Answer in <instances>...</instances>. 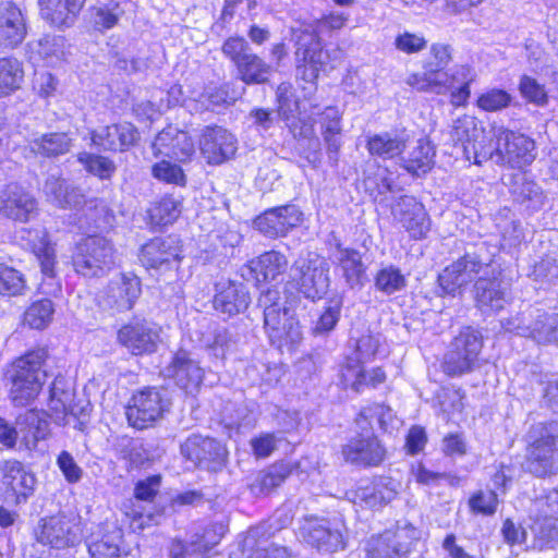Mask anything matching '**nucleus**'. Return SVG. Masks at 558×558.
I'll use <instances>...</instances> for the list:
<instances>
[{
    "mask_svg": "<svg viewBox=\"0 0 558 558\" xmlns=\"http://www.w3.org/2000/svg\"><path fill=\"white\" fill-rule=\"evenodd\" d=\"M480 274L482 276L474 286L477 307L484 313L502 310L511 300L509 284L499 278V272L475 254L468 253L447 266L439 274L438 282L445 293L453 294Z\"/></svg>",
    "mask_w": 558,
    "mask_h": 558,
    "instance_id": "1",
    "label": "nucleus"
},
{
    "mask_svg": "<svg viewBox=\"0 0 558 558\" xmlns=\"http://www.w3.org/2000/svg\"><path fill=\"white\" fill-rule=\"evenodd\" d=\"M258 305L264 310L265 328L274 344L295 345L302 341L303 332L294 311L281 302L277 289L262 292Z\"/></svg>",
    "mask_w": 558,
    "mask_h": 558,
    "instance_id": "2",
    "label": "nucleus"
},
{
    "mask_svg": "<svg viewBox=\"0 0 558 558\" xmlns=\"http://www.w3.org/2000/svg\"><path fill=\"white\" fill-rule=\"evenodd\" d=\"M525 470L537 477L558 472V422L534 424L526 436Z\"/></svg>",
    "mask_w": 558,
    "mask_h": 558,
    "instance_id": "3",
    "label": "nucleus"
},
{
    "mask_svg": "<svg viewBox=\"0 0 558 558\" xmlns=\"http://www.w3.org/2000/svg\"><path fill=\"white\" fill-rule=\"evenodd\" d=\"M500 323L506 331L530 339L537 345L558 344V313L555 311L529 306Z\"/></svg>",
    "mask_w": 558,
    "mask_h": 558,
    "instance_id": "4",
    "label": "nucleus"
},
{
    "mask_svg": "<svg viewBox=\"0 0 558 558\" xmlns=\"http://www.w3.org/2000/svg\"><path fill=\"white\" fill-rule=\"evenodd\" d=\"M47 353L44 349L31 351L17 359L10 371L9 396L15 407H25L36 399L44 379L43 364Z\"/></svg>",
    "mask_w": 558,
    "mask_h": 558,
    "instance_id": "5",
    "label": "nucleus"
},
{
    "mask_svg": "<svg viewBox=\"0 0 558 558\" xmlns=\"http://www.w3.org/2000/svg\"><path fill=\"white\" fill-rule=\"evenodd\" d=\"M72 260L77 274L88 278L102 277L114 264V248L104 236H87L77 244Z\"/></svg>",
    "mask_w": 558,
    "mask_h": 558,
    "instance_id": "6",
    "label": "nucleus"
},
{
    "mask_svg": "<svg viewBox=\"0 0 558 558\" xmlns=\"http://www.w3.org/2000/svg\"><path fill=\"white\" fill-rule=\"evenodd\" d=\"M222 53L236 68L239 77L247 85L265 84L272 72L270 64L252 52L250 44L240 36L229 37L222 45Z\"/></svg>",
    "mask_w": 558,
    "mask_h": 558,
    "instance_id": "7",
    "label": "nucleus"
},
{
    "mask_svg": "<svg viewBox=\"0 0 558 558\" xmlns=\"http://www.w3.org/2000/svg\"><path fill=\"white\" fill-rule=\"evenodd\" d=\"M170 399L163 388L146 387L131 398L126 407V418L131 426L144 429L169 410Z\"/></svg>",
    "mask_w": 558,
    "mask_h": 558,
    "instance_id": "8",
    "label": "nucleus"
},
{
    "mask_svg": "<svg viewBox=\"0 0 558 558\" xmlns=\"http://www.w3.org/2000/svg\"><path fill=\"white\" fill-rule=\"evenodd\" d=\"M482 349L478 331L466 327L452 340L444 356L442 369L448 376H460L470 372Z\"/></svg>",
    "mask_w": 558,
    "mask_h": 558,
    "instance_id": "9",
    "label": "nucleus"
},
{
    "mask_svg": "<svg viewBox=\"0 0 558 558\" xmlns=\"http://www.w3.org/2000/svg\"><path fill=\"white\" fill-rule=\"evenodd\" d=\"M37 542L53 548L75 546L81 542L82 529L76 515H54L41 519L35 530Z\"/></svg>",
    "mask_w": 558,
    "mask_h": 558,
    "instance_id": "10",
    "label": "nucleus"
},
{
    "mask_svg": "<svg viewBox=\"0 0 558 558\" xmlns=\"http://www.w3.org/2000/svg\"><path fill=\"white\" fill-rule=\"evenodd\" d=\"M142 294V284L133 274H120L113 277L101 295L99 305L111 314L131 311Z\"/></svg>",
    "mask_w": 558,
    "mask_h": 558,
    "instance_id": "11",
    "label": "nucleus"
},
{
    "mask_svg": "<svg viewBox=\"0 0 558 558\" xmlns=\"http://www.w3.org/2000/svg\"><path fill=\"white\" fill-rule=\"evenodd\" d=\"M451 138L461 144L468 160L473 158L475 163H480L481 158L493 157L494 150L485 144V131L472 116L464 114L453 121Z\"/></svg>",
    "mask_w": 558,
    "mask_h": 558,
    "instance_id": "12",
    "label": "nucleus"
},
{
    "mask_svg": "<svg viewBox=\"0 0 558 558\" xmlns=\"http://www.w3.org/2000/svg\"><path fill=\"white\" fill-rule=\"evenodd\" d=\"M181 454L193 465L217 472L225 463L226 448L216 439L192 435L180 447Z\"/></svg>",
    "mask_w": 558,
    "mask_h": 558,
    "instance_id": "13",
    "label": "nucleus"
},
{
    "mask_svg": "<svg viewBox=\"0 0 558 558\" xmlns=\"http://www.w3.org/2000/svg\"><path fill=\"white\" fill-rule=\"evenodd\" d=\"M498 158L511 168H523L535 159V143L530 137L500 128L496 131Z\"/></svg>",
    "mask_w": 558,
    "mask_h": 558,
    "instance_id": "14",
    "label": "nucleus"
},
{
    "mask_svg": "<svg viewBox=\"0 0 558 558\" xmlns=\"http://www.w3.org/2000/svg\"><path fill=\"white\" fill-rule=\"evenodd\" d=\"M341 452L347 462L360 466H377L386 456V450L374 435L373 428L366 426L342 446Z\"/></svg>",
    "mask_w": 558,
    "mask_h": 558,
    "instance_id": "15",
    "label": "nucleus"
},
{
    "mask_svg": "<svg viewBox=\"0 0 558 558\" xmlns=\"http://www.w3.org/2000/svg\"><path fill=\"white\" fill-rule=\"evenodd\" d=\"M0 214L13 221L26 223L37 217L38 203L25 187L10 183L0 191Z\"/></svg>",
    "mask_w": 558,
    "mask_h": 558,
    "instance_id": "16",
    "label": "nucleus"
},
{
    "mask_svg": "<svg viewBox=\"0 0 558 558\" xmlns=\"http://www.w3.org/2000/svg\"><path fill=\"white\" fill-rule=\"evenodd\" d=\"M162 374L187 393H194L201 387L205 373L191 352L180 349L172 354Z\"/></svg>",
    "mask_w": 558,
    "mask_h": 558,
    "instance_id": "17",
    "label": "nucleus"
},
{
    "mask_svg": "<svg viewBox=\"0 0 558 558\" xmlns=\"http://www.w3.org/2000/svg\"><path fill=\"white\" fill-rule=\"evenodd\" d=\"M300 270V290L307 299H320L329 288V264L319 255H308L296 262Z\"/></svg>",
    "mask_w": 558,
    "mask_h": 558,
    "instance_id": "18",
    "label": "nucleus"
},
{
    "mask_svg": "<svg viewBox=\"0 0 558 558\" xmlns=\"http://www.w3.org/2000/svg\"><path fill=\"white\" fill-rule=\"evenodd\" d=\"M302 213L295 205H283L265 210L254 220V227L265 236H284L302 221Z\"/></svg>",
    "mask_w": 558,
    "mask_h": 558,
    "instance_id": "19",
    "label": "nucleus"
},
{
    "mask_svg": "<svg viewBox=\"0 0 558 558\" xmlns=\"http://www.w3.org/2000/svg\"><path fill=\"white\" fill-rule=\"evenodd\" d=\"M292 33L295 39L298 63L304 66L310 65L313 71L327 65L329 54L323 49L319 36L315 34V28L311 24L293 26Z\"/></svg>",
    "mask_w": 558,
    "mask_h": 558,
    "instance_id": "20",
    "label": "nucleus"
},
{
    "mask_svg": "<svg viewBox=\"0 0 558 558\" xmlns=\"http://www.w3.org/2000/svg\"><path fill=\"white\" fill-rule=\"evenodd\" d=\"M118 342L132 354H149L157 350L159 333L151 323L135 320L118 330Z\"/></svg>",
    "mask_w": 558,
    "mask_h": 558,
    "instance_id": "21",
    "label": "nucleus"
},
{
    "mask_svg": "<svg viewBox=\"0 0 558 558\" xmlns=\"http://www.w3.org/2000/svg\"><path fill=\"white\" fill-rule=\"evenodd\" d=\"M391 214L413 239L420 240L427 235L430 221L423 204L413 196L404 195L391 207Z\"/></svg>",
    "mask_w": 558,
    "mask_h": 558,
    "instance_id": "22",
    "label": "nucleus"
},
{
    "mask_svg": "<svg viewBox=\"0 0 558 558\" xmlns=\"http://www.w3.org/2000/svg\"><path fill=\"white\" fill-rule=\"evenodd\" d=\"M151 148L155 157L163 156L180 162L190 160L195 153L190 135L173 126H168L158 133Z\"/></svg>",
    "mask_w": 558,
    "mask_h": 558,
    "instance_id": "23",
    "label": "nucleus"
},
{
    "mask_svg": "<svg viewBox=\"0 0 558 558\" xmlns=\"http://www.w3.org/2000/svg\"><path fill=\"white\" fill-rule=\"evenodd\" d=\"M364 363L360 356L352 354L345 356L339 366V378L343 388H351L355 392H361L365 388H376L386 380V374L380 367L373 368L369 380H366Z\"/></svg>",
    "mask_w": 558,
    "mask_h": 558,
    "instance_id": "24",
    "label": "nucleus"
},
{
    "mask_svg": "<svg viewBox=\"0 0 558 558\" xmlns=\"http://www.w3.org/2000/svg\"><path fill=\"white\" fill-rule=\"evenodd\" d=\"M27 34L22 10L11 0H0V47L14 49Z\"/></svg>",
    "mask_w": 558,
    "mask_h": 558,
    "instance_id": "25",
    "label": "nucleus"
},
{
    "mask_svg": "<svg viewBox=\"0 0 558 558\" xmlns=\"http://www.w3.org/2000/svg\"><path fill=\"white\" fill-rule=\"evenodd\" d=\"M208 163L219 165L234 156L236 140L221 126H206L199 142Z\"/></svg>",
    "mask_w": 558,
    "mask_h": 558,
    "instance_id": "26",
    "label": "nucleus"
},
{
    "mask_svg": "<svg viewBox=\"0 0 558 558\" xmlns=\"http://www.w3.org/2000/svg\"><path fill=\"white\" fill-rule=\"evenodd\" d=\"M300 535L318 550L336 551L343 548L342 534L332 530L326 519L306 518L300 527Z\"/></svg>",
    "mask_w": 558,
    "mask_h": 558,
    "instance_id": "27",
    "label": "nucleus"
},
{
    "mask_svg": "<svg viewBox=\"0 0 558 558\" xmlns=\"http://www.w3.org/2000/svg\"><path fill=\"white\" fill-rule=\"evenodd\" d=\"M138 138L136 128L129 122L102 126L92 132L93 144L109 151H123Z\"/></svg>",
    "mask_w": 558,
    "mask_h": 558,
    "instance_id": "28",
    "label": "nucleus"
},
{
    "mask_svg": "<svg viewBox=\"0 0 558 558\" xmlns=\"http://www.w3.org/2000/svg\"><path fill=\"white\" fill-rule=\"evenodd\" d=\"M0 481L15 496L16 502L25 501L36 483L34 475L16 460H7L0 465Z\"/></svg>",
    "mask_w": 558,
    "mask_h": 558,
    "instance_id": "29",
    "label": "nucleus"
},
{
    "mask_svg": "<svg viewBox=\"0 0 558 558\" xmlns=\"http://www.w3.org/2000/svg\"><path fill=\"white\" fill-rule=\"evenodd\" d=\"M288 267L287 257L277 251H269L257 258L250 260L243 268L242 276L247 280L254 279L256 282L272 281L282 275Z\"/></svg>",
    "mask_w": 558,
    "mask_h": 558,
    "instance_id": "30",
    "label": "nucleus"
},
{
    "mask_svg": "<svg viewBox=\"0 0 558 558\" xmlns=\"http://www.w3.org/2000/svg\"><path fill=\"white\" fill-rule=\"evenodd\" d=\"M180 248L173 238H155L142 247L141 262L147 268H161L177 263Z\"/></svg>",
    "mask_w": 558,
    "mask_h": 558,
    "instance_id": "31",
    "label": "nucleus"
},
{
    "mask_svg": "<svg viewBox=\"0 0 558 558\" xmlns=\"http://www.w3.org/2000/svg\"><path fill=\"white\" fill-rule=\"evenodd\" d=\"M19 435L27 449H35L40 440L49 436L47 414L37 410H28L16 417Z\"/></svg>",
    "mask_w": 558,
    "mask_h": 558,
    "instance_id": "32",
    "label": "nucleus"
},
{
    "mask_svg": "<svg viewBox=\"0 0 558 558\" xmlns=\"http://www.w3.org/2000/svg\"><path fill=\"white\" fill-rule=\"evenodd\" d=\"M86 0H39L40 15L51 25H72Z\"/></svg>",
    "mask_w": 558,
    "mask_h": 558,
    "instance_id": "33",
    "label": "nucleus"
},
{
    "mask_svg": "<svg viewBox=\"0 0 558 558\" xmlns=\"http://www.w3.org/2000/svg\"><path fill=\"white\" fill-rule=\"evenodd\" d=\"M47 201L60 208L78 207L84 203V195L72 187L57 174H48L43 186Z\"/></svg>",
    "mask_w": 558,
    "mask_h": 558,
    "instance_id": "34",
    "label": "nucleus"
},
{
    "mask_svg": "<svg viewBox=\"0 0 558 558\" xmlns=\"http://www.w3.org/2000/svg\"><path fill=\"white\" fill-rule=\"evenodd\" d=\"M397 532L386 531L379 535H373L365 543L367 558H395L402 557L409 551V543L400 541Z\"/></svg>",
    "mask_w": 558,
    "mask_h": 558,
    "instance_id": "35",
    "label": "nucleus"
},
{
    "mask_svg": "<svg viewBox=\"0 0 558 558\" xmlns=\"http://www.w3.org/2000/svg\"><path fill=\"white\" fill-rule=\"evenodd\" d=\"M248 303L250 295L245 286L233 281L221 284L214 299L215 308L230 316L246 310Z\"/></svg>",
    "mask_w": 558,
    "mask_h": 558,
    "instance_id": "36",
    "label": "nucleus"
},
{
    "mask_svg": "<svg viewBox=\"0 0 558 558\" xmlns=\"http://www.w3.org/2000/svg\"><path fill=\"white\" fill-rule=\"evenodd\" d=\"M340 120L339 110L335 107H327L323 111L319 121L328 157L335 166L338 163V156L342 146Z\"/></svg>",
    "mask_w": 558,
    "mask_h": 558,
    "instance_id": "37",
    "label": "nucleus"
},
{
    "mask_svg": "<svg viewBox=\"0 0 558 558\" xmlns=\"http://www.w3.org/2000/svg\"><path fill=\"white\" fill-rule=\"evenodd\" d=\"M336 259L342 270V276L348 286L352 289L363 286L365 266L359 251L342 247L340 243L336 245Z\"/></svg>",
    "mask_w": 558,
    "mask_h": 558,
    "instance_id": "38",
    "label": "nucleus"
},
{
    "mask_svg": "<svg viewBox=\"0 0 558 558\" xmlns=\"http://www.w3.org/2000/svg\"><path fill=\"white\" fill-rule=\"evenodd\" d=\"M294 466L290 462H277L258 472L252 484L251 492L255 495H267L280 486L291 475Z\"/></svg>",
    "mask_w": 558,
    "mask_h": 558,
    "instance_id": "39",
    "label": "nucleus"
},
{
    "mask_svg": "<svg viewBox=\"0 0 558 558\" xmlns=\"http://www.w3.org/2000/svg\"><path fill=\"white\" fill-rule=\"evenodd\" d=\"M401 483L389 476L376 478L371 486L361 489V498L369 507L381 506L396 498Z\"/></svg>",
    "mask_w": 558,
    "mask_h": 558,
    "instance_id": "40",
    "label": "nucleus"
},
{
    "mask_svg": "<svg viewBox=\"0 0 558 558\" xmlns=\"http://www.w3.org/2000/svg\"><path fill=\"white\" fill-rule=\"evenodd\" d=\"M363 186L366 193L375 199L379 195L395 192L392 173L386 167L379 166L376 161L368 162L364 171Z\"/></svg>",
    "mask_w": 558,
    "mask_h": 558,
    "instance_id": "41",
    "label": "nucleus"
},
{
    "mask_svg": "<svg viewBox=\"0 0 558 558\" xmlns=\"http://www.w3.org/2000/svg\"><path fill=\"white\" fill-rule=\"evenodd\" d=\"M23 63L13 57L0 58V98L19 90L24 83Z\"/></svg>",
    "mask_w": 558,
    "mask_h": 558,
    "instance_id": "42",
    "label": "nucleus"
},
{
    "mask_svg": "<svg viewBox=\"0 0 558 558\" xmlns=\"http://www.w3.org/2000/svg\"><path fill=\"white\" fill-rule=\"evenodd\" d=\"M434 157L435 150L433 146L424 140H418L413 149L402 158V165L408 172L421 175L432 169Z\"/></svg>",
    "mask_w": 558,
    "mask_h": 558,
    "instance_id": "43",
    "label": "nucleus"
},
{
    "mask_svg": "<svg viewBox=\"0 0 558 558\" xmlns=\"http://www.w3.org/2000/svg\"><path fill=\"white\" fill-rule=\"evenodd\" d=\"M366 148L372 156L391 159L399 156L405 148V142L398 135L384 132L368 137Z\"/></svg>",
    "mask_w": 558,
    "mask_h": 558,
    "instance_id": "44",
    "label": "nucleus"
},
{
    "mask_svg": "<svg viewBox=\"0 0 558 558\" xmlns=\"http://www.w3.org/2000/svg\"><path fill=\"white\" fill-rule=\"evenodd\" d=\"M529 529L532 534V548L544 550L558 545V520H529Z\"/></svg>",
    "mask_w": 558,
    "mask_h": 558,
    "instance_id": "45",
    "label": "nucleus"
},
{
    "mask_svg": "<svg viewBox=\"0 0 558 558\" xmlns=\"http://www.w3.org/2000/svg\"><path fill=\"white\" fill-rule=\"evenodd\" d=\"M71 148V138L66 133H47L31 142L32 151L44 157H57Z\"/></svg>",
    "mask_w": 558,
    "mask_h": 558,
    "instance_id": "46",
    "label": "nucleus"
},
{
    "mask_svg": "<svg viewBox=\"0 0 558 558\" xmlns=\"http://www.w3.org/2000/svg\"><path fill=\"white\" fill-rule=\"evenodd\" d=\"M527 513V520H558V489L533 499Z\"/></svg>",
    "mask_w": 558,
    "mask_h": 558,
    "instance_id": "47",
    "label": "nucleus"
},
{
    "mask_svg": "<svg viewBox=\"0 0 558 558\" xmlns=\"http://www.w3.org/2000/svg\"><path fill=\"white\" fill-rule=\"evenodd\" d=\"M49 409L57 414L73 412V391L62 376H57L50 387Z\"/></svg>",
    "mask_w": 558,
    "mask_h": 558,
    "instance_id": "48",
    "label": "nucleus"
},
{
    "mask_svg": "<svg viewBox=\"0 0 558 558\" xmlns=\"http://www.w3.org/2000/svg\"><path fill=\"white\" fill-rule=\"evenodd\" d=\"M342 305L343 299L341 295L335 294L331 296L326 302L322 314L315 323L313 332L317 336H323L333 330L340 319Z\"/></svg>",
    "mask_w": 558,
    "mask_h": 558,
    "instance_id": "49",
    "label": "nucleus"
},
{
    "mask_svg": "<svg viewBox=\"0 0 558 558\" xmlns=\"http://www.w3.org/2000/svg\"><path fill=\"white\" fill-rule=\"evenodd\" d=\"M181 201L173 196H165L148 210L153 223L167 226L175 221L181 214Z\"/></svg>",
    "mask_w": 558,
    "mask_h": 558,
    "instance_id": "50",
    "label": "nucleus"
},
{
    "mask_svg": "<svg viewBox=\"0 0 558 558\" xmlns=\"http://www.w3.org/2000/svg\"><path fill=\"white\" fill-rule=\"evenodd\" d=\"M27 289L24 275L3 263H0V294L5 296L23 295Z\"/></svg>",
    "mask_w": 558,
    "mask_h": 558,
    "instance_id": "51",
    "label": "nucleus"
},
{
    "mask_svg": "<svg viewBox=\"0 0 558 558\" xmlns=\"http://www.w3.org/2000/svg\"><path fill=\"white\" fill-rule=\"evenodd\" d=\"M54 313L53 303L48 300L34 302L24 314V324L34 329H43L49 325Z\"/></svg>",
    "mask_w": 558,
    "mask_h": 558,
    "instance_id": "52",
    "label": "nucleus"
},
{
    "mask_svg": "<svg viewBox=\"0 0 558 558\" xmlns=\"http://www.w3.org/2000/svg\"><path fill=\"white\" fill-rule=\"evenodd\" d=\"M31 246L39 260L41 272L47 278L54 279V264H56V251L52 244L49 243L46 235L38 236L37 241H31Z\"/></svg>",
    "mask_w": 558,
    "mask_h": 558,
    "instance_id": "53",
    "label": "nucleus"
},
{
    "mask_svg": "<svg viewBox=\"0 0 558 558\" xmlns=\"http://www.w3.org/2000/svg\"><path fill=\"white\" fill-rule=\"evenodd\" d=\"M405 284V277L401 274L399 268L392 265L379 269L375 277L376 289L386 294L400 291Z\"/></svg>",
    "mask_w": 558,
    "mask_h": 558,
    "instance_id": "54",
    "label": "nucleus"
},
{
    "mask_svg": "<svg viewBox=\"0 0 558 558\" xmlns=\"http://www.w3.org/2000/svg\"><path fill=\"white\" fill-rule=\"evenodd\" d=\"M518 89L522 98L527 102L537 107H545L548 105L549 98L544 84H541L536 78L522 75L519 81Z\"/></svg>",
    "mask_w": 558,
    "mask_h": 558,
    "instance_id": "55",
    "label": "nucleus"
},
{
    "mask_svg": "<svg viewBox=\"0 0 558 558\" xmlns=\"http://www.w3.org/2000/svg\"><path fill=\"white\" fill-rule=\"evenodd\" d=\"M77 160L89 173L102 180L111 178L116 171V165L113 161L104 156L84 151L77 155Z\"/></svg>",
    "mask_w": 558,
    "mask_h": 558,
    "instance_id": "56",
    "label": "nucleus"
},
{
    "mask_svg": "<svg viewBox=\"0 0 558 558\" xmlns=\"http://www.w3.org/2000/svg\"><path fill=\"white\" fill-rule=\"evenodd\" d=\"M392 410L385 404H373L364 408L357 415L355 424L360 429L372 427V420L376 418L380 428L386 429V426L392 420Z\"/></svg>",
    "mask_w": 558,
    "mask_h": 558,
    "instance_id": "57",
    "label": "nucleus"
},
{
    "mask_svg": "<svg viewBox=\"0 0 558 558\" xmlns=\"http://www.w3.org/2000/svg\"><path fill=\"white\" fill-rule=\"evenodd\" d=\"M499 500L497 494L492 490H478L469 499V507L472 512L493 515L497 511Z\"/></svg>",
    "mask_w": 558,
    "mask_h": 558,
    "instance_id": "58",
    "label": "nucleus"
},
{
    "mask_svg": "<svg viewBox=\"0 0 558 558\" xmlns=\"http://www.w3.org/2000/svg\"><path fill=\"white\" fill-rule=\"evenodd\" d=\"M513 194L518 202L521 204L526 203L534 209L539 208L545 198L541 187L535 182L526 180H523L521 184L517 185L513 190Z\"/></svg>",
    "mask_w": 558,
    "mask_h": 558,
    "instance_id": "59",
    "label": "nucleus"
},
{
    "mask_svg": "<svg viewBox=\"0 0 558 558\" xmlns=\"http://www.w3.org/2000/svg\"><path fill=\"white\" fill-rule=\"evenodd\" d=\"M153 175L159 181L177 185H185L186 177L182 168L167 160H161L153 166Z\"/></svg>",
    "mask_w": 558,
    "mask_h": 558,
    "instance_id": "60",
    "label": "nucleus"
},
{
    "mask_svg": "<svg viewBox=\"0 0 558 558\" xmlns=\"http://www.w3.org/2000/svg\"><path fill=\"white\" fill-rule=\"evenodd\" d=\"M512 96L504 89L492 88L483 93L477 99V106L485 111H498L507 108Z\"/></svg>",
    "mask_w": 558,
    "mask_h": 558,
    "instance_id": "61",
    "label": "nucleus"
},
{
    "mask_svg": "<svg viewBox=\"0 0 558 558\" xmlns=\"http://www.w3.org/2000/svg\"><path fill=\"white\" fill-rule=\"evenodd\" d=\"M231 336L226 328L218 327L213 330L207 340L205 348L216 359H225L227 351L231 347Z\"/></svg>",
    "mask_w": 558,
    "mask_h": 558,
    "instance_id": "62",
    "label": "nucleus"
},
{
    "mask_svg": "<svg viewBox=\"0 0 558 558\" xmlns=\"http://www.w3.org/2000/svg\"><path fill=\"white\" fill-rule=\"evenodd\" d=\"M535 281L548 284L558 283V262L555 258L546 257L535 264L532 271Z\"/></svg>",
    "mask_w": 558,
    "mask_h": 558,
    "instance_id": "63",
    "label": "nucleus"
},
{
    "mask_svg": "<svg viewBox=\"0 0 558 558\" xmlns=\"http://www.w3.org/2000/svg\"><path fill=\"white\" fill-rule=\"evenodd\" d=\"M88 553L90 558H121L119 545L111 536L90 543Z\"/></svg>",
    "mask_w": 558,
    "mask_h": 558,
    "instance_id": "64",
    "label": "nucleus"
}]
</instances>
